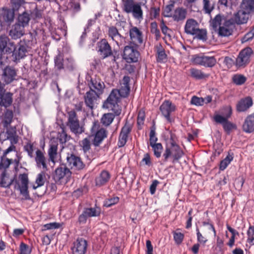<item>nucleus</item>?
I'll return each mask as SVG.
<instances>
[{"label":"nucleus","mask_w":254,"mask_h":254,"mask_svg":"<svg viewBox=\"0 0 254 254\" xmlns=\"http://www.w3.org/2000/svg\"><path fill=\"white\" fill-rule=\"evenodd\" d=\"M233 159V157L231 155H228L220 163L219 168L221 170H224L228 165L231 163Z\"/></svg>","instance_id":"46"},{"label":"nucleus","mask_w":254,"mask_h":254,"mask_svg":"<svg viewBox=\"0 0 254 254\" xmlns=\"http://www.w3.org/2000/svg\"><path fill=\"white\" fill-rule=\"evenodd\" d=\"M222 20V16L220 15H217L212 20L211 22V25L214 28H217L218 26L220 27Z\"/></svg>","instance_id":"63"},{"label":"nucleus","mask_w":254,"mask_h":254,"mask_svg":"<svg viewBox=\"0 0 254 254\" xmlns=\"http://www.w3.org/2000/svg\"><path fill=\"white\" fill-rule=\"evenodd\" d=\"M187 11L185 9L178 8L175 10L172 17L175 21H179L185 19Z\"/></svg>","instance_id":"38"},{"label":"nucleus","mask_w":254,"mask_h":254,"mask_svg":"<svg viewBox=\"0 0 254 254\" xmlns=\"http://www.w3.org/2000/svg\"><path fill=\"white\" fill-rule=\"evenodd\" d=\"M7 139L10 140L11 144H16L18 141V136L16 134L15 127L10 128L6 130Z\"/></svg>","instance_id":"36"},{"label":"nucleus","mask_w":254,"mask_h":254,"mask_svg":"<svg viewBox=\"0 0 254 254\" xmlns=\"http://www.w3.org/2000/svg\"><path fill=\"white\" fill-rule=\"evenodd\" d=\"M151 32L154 34L155 38L157 40L160 38V32L159 30L158 29L157 24L156 22H152L151 24Z\"/></svg>","instance_id":"51"},{"label":"nucleus","mask_w":254,"mask_h":254,"mask_svg":"<svg viewBox=\"0 0 254 254\" xmlns=\"http://www.w3.org/2000/svg\"><path fill=\"white\" fill-rule=\"evenodd\" d=\"M194 35L197 39L202 40H206L207 32L204 29H200L199 28L194 32Z\"/></svg>","instance_id":"47"},{"label":"nucleus","mask_w":254,"mask_h":254,"mask_svg":"<svg viewBox=\"0 0 254 254\" xmlns=\"http://www.w3.org/2000/svg\"><path fill=\"white\" fill-rule=\"evenodd\" d=\"M58 146L57 141H52L49 145V148L48 150L49 156V160L53 163H55V160L58 155Z\"/></svg>","instance_id":"29"},{"label":"nucleus","mask_w":254,"mask_h":254,"mask_svg":"<svg viewBox=\"0 0 254 254\" xmlns=\"http://www.w3.org/2000/svg\"><path fill=\"white\" fill-rule=\"evenodd\" d=\"M13 119V113L11 111L7 110L4 114L3 125L4 127H7L11 123Z\"/></svg>","instance_id":"42"},{"label":"nucleus","mask_w":254,"mask_h":254,"mask_svg":"<svg viewBox=\"0 0 254 254\" xmlns=\"http://www.w3.org/2000/svg\"><path fill=\"white\" fill-rule=\"evenodd\" d=\"M243 129L247 133L254 131V113L248 116L243 125Z\"/></svg>","instance_id":"27"},{"label":"nucleus","mask_w":254,"mask_h":254,"mask_svg":"<svg viewBox=\"0 0 254 254\" xmlns=\"http://www.w3.org/2000/svg\"><path fill=\"white\" fill-rule=\"evenodd\" d=\"M16 74V71L13 68L7 66L3 70L2 78L5 84H7L11 83L15 79Z\"/></svg>","instance_id":"24"},{"label":"nucleus","mask_w":254,"mask_h":254,"mask_svg":"<svg viewBox=\"0 0 254 254\" xmlns=\"http://www.w3.org/2000/svg\"><path fill=\"white\" fill-rule=\"evenodd\" d=\"M130 88L129 85H123L121 84V87L120 89H118L119 95L121 97H127L129 94Z\"/></svg>","instance_id":"48"},{"label":"nucleus","mask_w":254,"mask_h":254,"mask_svg":"<svg viewBox=\"0 0 254 254\" xmlns=\"http://www.w3.org/2000/svg\"><path fill=\"white\" fill-rule=\"evenodd\" d=\"M124 10L127 13H131L136 19H143V11L140 2H135L133 0H126L124 3Z\"/></svg>","instance_id":"4"},{"label":"nucleus","mask_w":254,"mask_h":254,"mask_svg":"<svg viewBox=\"0 0 254 254\" xmlns=\"http://www.w3.org/2000/svg\"><path fill=\"white\" fill-rule=\"evenodd\" d=\"M98 52L103 59H105L112 55V48L107 40L102 39L98 43Z\"/></svg>","instance_id":"15"},{"label":"nucleus","mask_w":254,"mask_h":254,"mask_svg":"<svg viewBox=\"0 0 254 254\" xmlns=\"http://www.w3.org/2000/svg\"><path fill=\"white\" fill-rule=\"evenodd\" d=\"M46 180V175L44 172H41L38 174L36 177L35 184L32 186L33 190H36L38 188L44 186Z\"/></svg>","instance_id":"37"},{"label":"nucleus","mask_w":254,"mask_h":254,"mask_svg":"<svg viewBox=\"0 0 254 254\" xmlns=\"http://www.w3.org/2000/svg\"><path fill=\"white\" fill-rule=\"evenodd\" d=\"M253 53L251 48L248 47L242 50L239 53L236 60V65L238 67L246 66L250 61V57Z\"/></svg>","instance_id":"8"},{"label":"nucleus","mask_w":254,"mask_h":254,"mask_svg":"<svg viewBox=\"0 0 254 254\" xmlns=\"http://www.w3.org/2000/svg\"><path fill=\"white\" fill-rule=\"evenodd\" d=\"M108 34L112 40L115 42L118 47L124 45L125 38L119 32L117 28L114 26H110L108 28Z\"/></svg>","instance_id":"13"},{"label":"nucleus","mask_w":254,"mask_h":254,"mask_svg":"<svg viewBox=\"0 0 254 254\" xmlns=\"http://www.w3.org/2000/svg\"><path fill=\"white\" fill-rule=\"evenodd\" d=\"M229 21H226L224 26H220L219 28V34L221 36H229L232 34V30L228 25Z\"/></svg>","instance_id":"40"},{"label":"nucleus","mask_w":254,"mask_h":254,"mask_svg":"<svg viewBox=\"0 0 254 254\" xmlns=\"http://www.w3.org/2000/svg\"><path fill=\"white\" fill-rule=\"evenodd\" d=\"M87 249V242L83 238H78L71 248L72 254H85Z\"/></svg>","instance_id":"17"},{"label":"nucleus","mask_w":254,"mask_h":254,"mask_svg":"<svg viewBox=\"0 0 254 254\" xmlns=\"http://www.w3.org/2000/svg\"><path fill=\"white\" fill-rule=\"evenodd\" d=\"M190 73L192 77L197 79H201L209 76V74H205L201 70L194 68L190 69Z\"/></svg>","instance_id":"39"},{"label":"nucleus","mask_w":254,"mask_h":254,"mask_svg":"<svg viewBox=\"0 0 254 254\" xmlns=\"http://www.w3.org/2000/svg\"><path fill=\"white\" fill-rule=\"evenodd\" d=\"M240 8L249 13L254 12V0H242Z\"/></svg>","instance_id":"35"},{"label":"nucleus","mask_w":254,"mask_h":254,"mask_svg":"<svg viewBox=\"0 0 254 254\" xmlns=\"http://www.w3.org/2000/svg\"><path fill=\"white\" fill-rule=\"evenodd\" d=\"M130 44L139 46L143 43V35L141 30L136 27H132L129 31Z\"/></svg>","instance_id":"10"},{"label":"nucleus","mask_w":254,"mask_h":254,"mask_svg":"<svg viewBox=\"0 0 254 254\" xmlns=\"http://www.w3.org/2000/svg\"><path fill=\"white\" fill-rule=\"evenodd\" d=\"M24 27L19 23H15L9 31V35L14 39L20 38L24 34Z\"/></svg>","instance_id":"25"},{"label":"nucleus","mask_w":254,"mask_h":254,"mask_svg":"<svg viewBox=\"0 0 254 254\" xmlns=\"http://www.w3.org/2000/svg\"><path fill=\"white\" fill-rule=\"evenodd\" d=\"M246 77L242 75H235L233 77V80L237 85H241L246 81Z\"/></svg>","instance_id":"61"},{"label":"nucleus","mask_w":254,"mask_h":254,"mask_svg":"<svg viewBox=\"0 0 254 254\" xmlns=\"http://www.w3.org/2000/svg\"><path fill=\"white\" fill-rule=\"evenodd\" d=\"M249 13L240 8L234 15V20L236 23L242 24L246 23L249 19Z\"/></svg>","instance_id":"28"},{"label":"nucleus","mask_w":254,"mask_h":254,"mask_svg":"<svg viewBox=\"0 0 254 254\" xmlns=\"http://www.w3.org/2000/svg\"><path fill=\"white\" fill-rule=\"evenodd\" d=\"M66 124L70 131L75 135L81 134L84 131L83 127L79 125V121L74 111L71 110L67 112Z\"/></svg>","instance_id":"5"},{"label":"nucleus","mask_w":254,"mask_h":254,"mask_svg":"<svg viewBox=\"0 0 254 254\" xmlns=\"http://www.w3.org/2000/svg\"><path fill=\"white\" fill-rule=\"evenodd\" d=\"M115 115L112 113L104 114L101 118V123L105 126H109L113 122Z\"/></svg>","instance_id":"43"},{"label":"nucleus","mask_w":254,"mask_h":254,"mask_svg":"<svg viewBox=\"0 0 254 254\" xmlns=\"http://www.w3.org/2000/svg\"><path fill=\"white\" fill-rule=\"evenodd\" d=\"M150 146L152 148L155 156L158 158H160L163 149L162 144L161 143H157Z\"/></svg>","instance_id":"45"},{"label":"nucleus","mask_w":254,"mask_h":254,"mask_svg":"<svg viewBox=\"0 0 254 254\" xmlns=\"http://www.w3.org/2000/svg\"><path fill=\"white\" fill-rule=\"evenodd\" d=\"M20 254H30L31 249L24 243H21L20 245Z\"/></svg>","instance_id":"58"},{"label":"nucleus","mask_w":254,"mask_h":254,"mask_svg":"<svg viewBox=\"0 0 254 254\" xmlns=\"http://www.w3.org/2000/svg\"><path fill=\"white\" fill-rule=\"evenodd\" d=\"M71 176V172L70 170L65 166L61 165L57 168L54 174V179L57 181H60L62 179H65L67 181Z\"/></svg>","instance_id":"12"},{"label":"nucleus","mask_w":254,"mask_h":254,"mask_svg":"<svg viewBox=\"0 0 254 254\" xmlns=\"http://www.w3.org/2000/svg\"><path fill=\"white\" fill-rule=\"evenodd\" d=\"M214 120L216 123L222 124L225 131L228 132L236 127L235 125L228 121V119L220 115H215L214 116Z\"/></svg>","instance_id":"22"},{"label":"nucleus","mask_w":254,"mask_h":254,"mask_svg":"<svg viewBox=\"0 0 254 254\" xmlns=\"http://www.w3.org/2000/svg\"><path fill=\"white\" fill-rule=\"evenodd\" d=\"M174 7L173 4H170L167 5L165 6L163 10V15L165 17H172L173 14L172 13V10Z\"/></svg>","instance_id":"64"},{"label":"nucleus","mask_w":254,"mask_h":254,"mask_svg":"<svg viewBox=\"0 0 254 254\" xmlns=\"http://www.w3.org/2000/svg\"><path fill=\"white\" fill-rule=\"evenodd\" d=\"M19 179L21 185L19 187L20 194H22L26 200L30 199V197L28 190V178L26 174H20Z\"/></svg>","instance_id":"16"},{"label":"nucleus","mask_w":254,"mask_h":254,"mask_svg":"<svg viewBox=\"0 0 254 254\" xmlns=\"http://www.w3.org/2000/svg\"><path fill=\"white\" fill-rule=\"evenodd\" d=\"M100 213L101 209L98 207L84 208L82 213L79 216L78 222L80 224H85L88 218L98 216Z\"/></svg>","instance_id":"7"},{"label":"nucleus","mask_w":254,"mask_h":254,"mask_svg":"<svg viewBox=\"0 0 254 254\" xmlns=\"http://www.w3.org/2000/svg\"><path fill=\"white\" fill-rule=\"evenodd\" d=\"M193 62L205 67H211L216 63V59L213 56H196L193 58Z\"/></svg>","instance_id":"9"},{"label":"nucleus","mask_w":254,"mask_h":254,"mask_svg":"<svg viewBox=\"0 0 254 254\" xmlns=\"http://www.w3.org/2000/svg\"><path fill=\"white\" fill-rule=\"evenodd\" d=\"M0 22L10 24L13 21L14 17V11L12 9L2 8L0 9Z\"/></svg>","instance_id":"19"},{"label":"nucleus","mask_w":254,"mask_h":254,"mask_svg":"<svg viewBox=\"0 0 254 254\" xmlns=\"http://www.w3.org/2000/svg\"><path fill=\"white\" fill-rule=\"evenodd\" d=\"M253 105V101L251 97H248L241 99L237 105V110L238 112L246 111Z\"/></svg>","instance_id":"30"},{"label":"nucleus","mask_w":254,"mask_h":254,"mask_svg":"<svg viewBox=\"0 0 254 254\" xmlns=\"http://www.w3.org/2000/svg\"><path fill=\"white\" fill-rule=\"evenodd\" d=\"M66 163L71 169L76 170H81L85 167V164L81 159L73 154H68L66 157Z\"/></svg>","instance_id":"11"},{"label":"nucleus","mask_w":254,"mask_h":254,"mask_svg":"<svg viewBox=\"0 0 254 254\" xmlns=\"http://www.w3.org/2000/svg\"><path fill=\"white\" fill-rule=\"evenodd\" d=\"M30 20V15L26 12L20 14L18 17V22L21 26L25 27L28 25Z\"/></svg>","instance_id":"41"},{"label":"nucleus","mask_w":254,"mask_h":254,"mask_svg":"<svg viewBox=\"0 0 254 254\" xmlns=\"http://www.w3.org/2000/svg\"><path fill=\"white\" fill-rule=\"evenodd\" d=\"M247 242L252 245L254 242V227L250 226L247 231Z\"/></svg>","instance_id":"55"},{"label":"nucleus","mask_w":254,"mask_h":254,"mask_svg":"<svg viewBox=\"0 0 254 254\" xmlns=\"http://www.w3.org/2000/svg\"><path fill=\"white\" fill-rule=\"evenodd\" d=\"M191 104L195 106H202L204 103V99L202 97L194 96L191 98Z\"/></svg>","instance_id":"57"},{"label":"nucleus","mask_w":254,"mask_h":254,"mask_svg":"<svg viewBox=\"0 0 254 254\" xmlns=\"http://www.w3.org/2000/svg\"><path fill=\"white\" fill-rule=\"evenodd\" d=\"M176 110V106L170 101H165L160 107V110L162 115L169 122H171L170 114Z\"/></svg>","instance_id":"14"},{"label":"nucleus","mask_w":254,"mask_h":254,"mask_svg":"<svg viewBox=\"0 0 254 254\" xmlns=\"http://www.w3.org/2000/svg\"><path fill=\"white\" fill-rule=\"evenodd\" d=\"M89 136L83 139L80 143V146L84 152L89 151L91 147V141Z\"/></svg>","instance_id":"49"},{"label":"nucleus","mask_w":254,"mask_h":254,"mask_svg":"<svg viewBox=\"0 0 254 254\" xmlns=\"http://www.w3.org/2000/svg\"><path fill=\"white\" fill-rule=\"evenodd\" d=\"M66 26L64 24L63 27H58L51 32L52 38L56 41H59L63 36H65L67 34Z\"/></svg>","instance_id":"32"},{"label":"nucleus","mask_w":254,"mask_h":254,"mask_svg":"<svg viewBox=\"0 0 254 254\" xmlns=\"http://www.w3.org/2000/svg\"><path fill=\"white\" fill-rule=\"evenodd\" d=\"M173 236L175 243L178 245L182 243L184 238V235L183 233L176 231L173 232Z\"/></svg>","instance_id":"56"},{"label":"nucleus","mask_w":254,"mask_h":254,"mask_svg":"<svg viewBox=\"0 0 254 254\" xmlns=\"http://www.w3.org/2000/svg\"><path fill=\"white\" fill-rule=\"evenodd\" d=\"M11 163V159H9L6 158H2L0 162V170H4V171H5V169L9 167Z\"/></svg>","instance_id":"52"},{"label":"nucleus","mask_w":254,"mask_h":254,"mask_svg":"<svg viewBox=\"0 0 254 254\" xmlns=\"http://www.w3.org/2000/svg\"><path fill=\"white\" fill-rule=\"evenodd\" d=\"M221 113L223 115V117L226 119L229 118L232 115V109L230 106L224 107L221 111Z\"/></svg>","instance_id":"60"},{"label":"nucleus","mask_w":254,"mask_h":254,"mask_svg":"<svg viewBox=\"0 0 254 254\" xmlns=\"http://www.w3.org/2000/svg\"><path fill=\"white\" fill-rule=\"evenodd\" d=\"M167 60V55L162 48H160L157 50V62L160 63L165 62Z\"/></svg>","instance_id":"50"},{"label":"nucleus","mask_w":254,"mask_h":254,"mask_svg":"<svg viewBox=\"0 0 254 254\" xmlns=\"http://www.w3.org/2000/svg\"><path fill=\"white\" fill-rule=\"evenodd\" d=\"M138 46L131 44L125 47L123 52V59L128 63H135L138 61L139 53L137 48Z\"/></svg>","instance_id":"6"},{"label":"nucleus","mask_w":254,"mask_h":254,"mask_svg":"<svg viewBox=\"0 0 254 254\" xmlns=\"http://www.w3.org/2000/svg\"><path fill=\"white\" fill-rule=\"evenodd\" d=\"M9 45L10 46L9 50L10 52L12 53V56L14 57L15 60H20L25 56V53L27 51L25 47L23 45H19L15 47L13 43H9Z\"/></svg>","instance_id":"20"},{"label":"nucleus","mask_w":254,"mask_h":254,"mask_svg":"<svg viewBox=\"0 0 254 254\" xmlns=\"http://www.w3.org/2000/svg\"><path fill=\"white\" fill-rule=\"evenodd\" d=\"M31 18L35 20H38L42 17V11L37 9H34L30 14Z\"/></svg>","instance_id":"62"},{"label":"nucleus","mask_w":254,"mask_h":254,"mask_svg":"<svg viewBox=\"0 0 254 254\" xmlns=\"http://www.w3.org/2000/svg\"><path fill=\"white\" fill-rule=\"evenodd\" d=\"M119 198L118 197H114L109 199H106L104 202V205L107 207H109L117 204L119 202Z\"/></svg>","instance_id":"59"},{"label":"nucleus","mask_w":254,"mask_h":254,"mask_svg":"<svg viewBox=\"0 0 254 254\" xmlns=\"http://www.w3.org/2000/svg\"><path fill=\"white\" fill-rule=\"evenodd\" d=\"M184 155V151L178 144L173 142L172 144H167L163 154V161L165 163L169 158H171L172 162L175 163L180 160Z\"/></svg>","instance_id":"1"},{"label":"nucleus","mask_w":254,"mask_h":254,"mask_svg":"<svg viewBox=\"0 0 254 254\" xmlns=\"http://www.w3.org/2000/svg\"><path fill=\"white\" fill-rule=\"evenodd\" d=\"M107 130L101 127L98 121L94 122L90 129L89 138L93 137L92 143L95 146H98L107 137Z\"/></svg>","instance_id":"2"},{"label":"nucleus","mask_w":254,"mask_h":254,"mask_svg":"<svg viewBox=\"0 0 254 254\" xmlns=\"http://www.w3.org/2000/svg\"><path fill=\"white\" fill-rule=\"evenodd\" d=\"M35 161L38 168H42L45 171L47 170L48 166L46 158L44 153L40 149H37L36 151Z\"/></svg>","instance_id":"23"},{"label":"nucleus","mask_w":254,"mask_h":254,"mask_svg":"<svg viewBox=\"0 0 254 254\" xmlns=\"http://www.w3.org/2000/svg\"><path fill=\"white\" fill-rule=\"evenodd\" d=\"M90 91H95L96 93L101 94L105 87V84L99 78H92L89 84Z\"/></svg>","instance_id":"21"},{"label":"nucleus","mask_w":254,"mask_h":254,"mask_svg":"<svg viewBox=\"0 0 254 254\" xmlns=\"http://www.w3.org/2000/svg\"><path fill=\"white\" fill-rule=\"evenodd\" d=\"M0 106L7 108L9 107L12 103V94L6 92L0 97Z\"/></svg>","instance_id":"34"},{"label":"nucleus","mask_w":254,"mask_h":254,"mask_svg":"<svg viewBox=\"0 0 254 254\" xmlns=\"http://www.w3.org/2000/svg\"><path fill=\"white\" fill-rule=\"evenodd\" d=\"M119 93L118 89H113L103 105V108L113 111L116 116L121 113V109L118 104L121 97Z\"/></svg>","instance_id":"3"},{"label":"nucleus","mask_w":254,"mask_h":254,"mask_svg":"<svg viewBox=\"0 0 254 254\" xmlns=\"http://www.w3.org/2000/svg\"><path fill=\"white\" fill-rule=\"evenodd\" d=\"M12 183V181H8V178L6 175L5 171H3L0 178V186L2 188H9Z\"/></svg>","instance_id":"44"},{"label":"nucleus","mask_w":254,"mask_h":254,"mask_svg":"<svg viewBox=\"0 0 254 254\" xmlns=\"http://www.w3.org/2000/svg\"><path fill=\"white\" fill-rule=\"evenodd\" d=\"M130 131V127L125 125L122 129L119 137L118 146L121 147L124 146L127 141L128 135Z\"/></svg>","instance_id":"31"},{"label":"nucleus","mask_w":254,"mask_h":254,"mask_svg":"<svg viewBox=\"0 0 254 254\" xmlns=\"http://www.w3.org/2000/svg\"><path fill=\"white\" fill-rule=\"evenodd\" d=\"M110 178L109 173L105 170L101 172L100 175L96 179L97 186H102L107 183Z\"/></svg>","instance_id":"33"},{"label":"nucleus","mask_w":254,"mask_h":254,"mask_svg":"<svg viewBox=\"0 0 254 254\" xmlns=\"http://www.w3.org/2000/svg\"><path fill=\"white\" fill-rule=\"evenodd\" d=\"M58 138L60 143L64 144L69 139L70 136L67 135L64 128H62V131L59 133Z\"/></svg>","instance_id":"54"},{"label":"nucleus","mask_w":254,"mask_h":254,"mask_svg":"<svg viewBox=\"0 0 254 254\" xmlns=\"http://www.w3.org/2000/svg\"><path fill=\"white\" fill-rule=\"evenodd\" d=\"M98 95L99 94L92 90L87 92L84 96L85 103L86 106L91 110L97 104V101L99 97Z\"/></svg>","instance_id":"18"},{"label":"nucleus","mask_w":254,"mask_h":254,"mask_svg":"<svg viewBox=\"0 0 254 254\" xmlns=\"http://www.w3.org/2000/svg\"><path fill=\"white\" fill-rule=\"evenodd\" d=\"M198 28V23L193 19H189L185 25V32L189 35H194V32Z\"/></svg>","instance_id":"26"},{"label":"nucleus","mask_w":254,"mask_h":254,"mask_svg":"<svg viewBox=\"0 0 254 254\" xmlns=\"http://www.w3.org/2000/svg\"><path fill=\"white\" fill-rule=\"evenodd\" d=\"M196 231L197 242L200 245L204 246L206 243L208 241L207 239L202 235L198 228H196Z\"/></svg>","instance_id":"53"}]
</instances>
